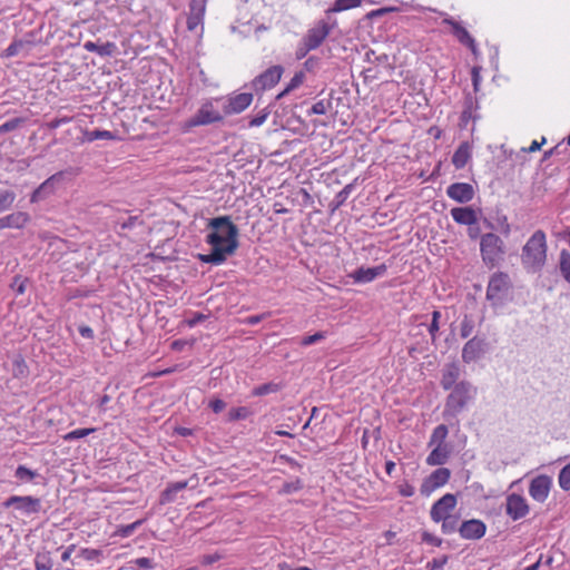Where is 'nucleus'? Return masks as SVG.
<instances>
[{"instance_id": "nucleus-9", "label": "nucleus", "mask_w": 570, "mask_h": 570, "mask_svg": "<svg viewBox=\"0 0 570 570\" xmlns=\"http://www.w3.org/2000/svg\"><path fill=\"white\" fill-rule=\"evenodd\" d=\"M451 476V471L448 468H439L434 470L421 484L420 491L422 495L429 497L436 489L445 485Z\"/></svg>"}, {"instance_id": "nucleus-7", "label": "nucleus", "mask_w": 570, "mask_h": 570, "mask_svg": "<svg viewBox=\"0 0 570 570\" xmlns=\"http://www.w3.org/2000/svg\"><path fill=\"white\" fill-rule=\"evenodd\" d=\"M334 27L335 22L330 23L324 19L320 20L313 28L307 31L303 38V41L307 45V50L317 49L327 38Z\"/></svg>"}, {"instance_id": "nucleus-30", "label": "nucleus", "mask_w": 570, "mask_h": 570, "mask_svg": "<svg viewBox=\"0 0 570 570\" xmlns=\"http://www.w3.org/2000/svg\"><path fill=\"white\" fill-rule=\"evenodd\" d=\"M33 41L30 39H16L4 50V57L11 58L19 55L22 51L29 52Z\"/></svg>"}, {"instance_id": "nucleus-6", "label": "nucleus", "mask_w": 570, "mask_h": 570, "mask_svg": "<svg viewBox=\"0 0 570 570\" xmlns=\"http://www.w3.org/2000/svg\"><path fill=\"white\" fill-rule=\"evenodd\" d=\"M220 99H215L218 102ZM223 120V115L214 106V100L204 102L196 114L187 120V127L206 126Z\"/></svg>"}, {"instance_id": "nucleus-37", "label": "nucleus", "mask_w": 570, "mask_h": 570, "mask_svg": "<svg viewBox=\"0 0 570 570\" xmlns=\"http://www.w3.org/2000/svg\"><path fill=\"white\" fill-rule=\"evenodd\" d=\"M85 136H86V140L89 142H91L94 140H98V139H115L116 138L114 132H111L109 130H100V129L86 131Z\"/></svg>"}, {"instance_id": "nucleus-13", "label": "nucleus", "mask_w": 570, "mask_h": 570, "mask_svg": "<svg viewBox=\"0 0 570 570\" xmlns=\"http://www.w3.org/2000/svg\"><path fill=\"white\" fill-rule=\"evenodd\" d=\"M62 178L63 173L61 171L51 175L33 190V193L30 196V202L40 203L49 198L51 195L55 194L57 186L62 180Z\"/></svg>"}, {"instance_id": "nucleus-17", "label": "nucleus", "mask_w": 570, "mask_h": 570, "mask_svg": "<svg viewBox=\"0 0 570 570\" xmlns=\"http://www.w3.org/2000/svg\"><path fill=\"white\" fill-rule=\"evenodd\" d=\"M552 480L550 476L541 474L532 479L529 485L530 497L538 501L544 502L549 495Z\"/></svg>"}, {"instance_id": "nucleus-56", "label": "nucleus", "mask_w": 570, "mask_h": 570, "mask_svg": "<svg viewBox=\"0 0 570 570\" xmlns=\"http://www.w3.org/2000/svg\"><path fill=\"white\" fill-rule=\"evenodd\" d=\"M139 570H150L154 568V561L149 558H138L134 561Z\"/></svg>"}, {"instance_id": "nucleus-14", "label": "nucleus", "mask_w": 570, "mask_h": 570, "mask_svg": "<svg viewBox=\"0 0 570 570\" xmlns=\"http://www.w3.org/2000/svg\"><path fill=\"white\" fill-rule=\"evenodd\" d=\"M505 513L513 520H520L529 513L527 500L517 493L507 497Z\"/></svg>"}, {"instance_id": "nucleus-23", "label": "nucleus", "mask_w": 570, "mask_h": 570, "mask_svg": "<svg viewBox=\"0 0 570 570\" xmlns=\"http://www.w3.org/2000/svg\"><path fill=\"white\" fill-rule=\"evenodd\" d=\"M479 109V102L478 99L472 96L471 94H468L464 99V106L463 110L460 116V127L466 128L468 124L473 120L475 121L479 116L476 115V110Z\"/></svg>"}, {"instance_id": "nucleus-8", "label": "nucleus", "mask_w": 570, "mask_h": 570, "mask_svg": "<svg viewBox=\"0 0 570 570\" xmlns=\"http://www.w3.org/2000/svg\"><path fill=\"white\" fill-rule=\"evenodd\" d=\"M283 72L284 68L282 66H272L253 79L252 88L255 91H265L267 89H272L279 82Z\"/></svg>"}, {"instance_id": "nucleus-20", "label": "nucleus", "mask_w": 570, "mask_h": 570, "mask_svg": "<svg viewBox=\"0 0 570 570\" xmlns=\"http://www.w3.org/2000/svg\"><path fill=\"white\" fill-rule=\"evenodd\" d=\"M206 10V0H191L189 2V13L187 17V29L195 31L203 24Z\"/></svg>"}, {"instance_id": "nucleus-42", "label": "nucleus", "mask_w": 570, "mask_h": 570, "mask_svg": "<svg viewBox=\"0 0 570 570\" xmlns=\"http://www.w3.org/2000/svg\"><path fill=\"white\" fill-rule=\"evenodd\" d=\"M52 561L48 553L37 554L35 558L36 570H51Z\"/></svg>"}, {"instance_id": "nucleus-53", "label": "nucleus", "mask_w": 570, "mask_h": 570, "mask_svg": "<svg viewBox=\"0 0 570 570\" xmlns=\"http://www.w3.org/2000/svg\"><path fill=\"white\" fill-rule=\"evenodd\" d=\"M397 491L402 497L410 498L414 495L415 489L412 484H410L407 481H403L399 484Z\"/></svg>"}, {"instance_id": "nucleus-25", "label": "nucleus", "mask_w": 570, "mask_h": 570, "mask_svg": "<svg viewBox=\"0 0 570 570\" xmlns=\"http://www.w3.org/2000/svg\"><path fill=\"white\" fill-rule=\"evenodd\" d=\"M453 220L461 225L472 226L478 222L475 210L471 207H455L451 209Z\"/></svg>"}, {"instance_id": "nucleus-28", "label": "nucleus", "mask_w": 570, "mask_h": 570, "mask_svg": "<svg viewBox=\"0 0 570 570\" xmlns=\"http://www.w3.org/2000/svg\"><path fill=\"white\" fill-rule=\"evenodd\" d=\"M471 159V146L464 141L460 144L452 156V164L456 169H462Z\"/></svg>"}, {"instance_id": "nucleus-26", "label": "nucleus", "mask_w": 570, "mask_h": 570, "mask_svg": "<svg viewBox=\"0 0 570 570\" xmlns=\"http://www.w3.org/2000/svg\"><path fill=\"white\" fill-rule=\"evenodd\" d=\"M188 481H178L169 483L166 489L161 492L159 502L160 504L171 503L176 500L177 493L185 490L188 487Z\"/></svg>"}, {"instance_id": "nucleus-57", "label": "nucleus", "mask_w": 570, "mask_h": 570, "mask_svg": "<svg viewBox=\"0 0 570 570\" xmlns=\"http://www.w3.org/2000/svg\"><path fill=\"white\" fill-rule=\"evenodd\" d=\"M138 223L137 216H129L125 220H118L117 225L120 227V229H130Z\"/></svg>"}, {"instance_id": "nucleus-50", "label": "nucleus", "mask_w": 570, "mask_h": 570, "mask_svg": "<svg viewBox=\"0 0 570 570\" xmlns=\"http://www.w3.org/2000/svg\"><path fill=\"white\" fill-rule=\"evenodd\" d=\"M22 122H23V119H21V118H13V119L7 120L2 125H0V134L12 131V130L17 129Z\"/></svg>"}, {"instance_id": "nucleus-46", "label": "nucleus", "mask_w": 570, "mask_h": 570, "mask_svg": "<svg viewBox=\"0 0 570 570\" xmlns=\"http://www.w3.org/2000/svg\"><path fill=\"white\" fill-rule=\"evenodd\" d=\"M474 328V322L472 317L464 315L461 325H460V335L462 338L469 337Z\"/></svg>"}, {"instance_id": "nucleus-19", "label": "nucleus", "mask_w": 570, "mask_h": 570, "mask_svg": "<svg viewBox=\"0 0 570 570\" xmlns=\"http://www.w3.org/2000/svg\"><path fill=\"white\" fill-rule=\"evenodd\" d=\"M487 531V525L483 521L478 519H471L462 522L459 527V533L461 538L465 540H478L481 539Z\"/></svg>"}, {"instance_id": "nucleus-33", "label": "nucleus", "mask_w": 570, "mask_h": 570, "mask_svg": "<svg viewBox=\"0 0 570 570\" xmlns=\"http://www.w3.org/2000/svg\"><path fill=\"white\" fill-rule=\"evenodd\" d=\"M16 198L17 195L12 189L0 187V213L10 209Z\"/></svg>"}, {"instance_id": "nucleus-31", "label": "nucleus", "mask_w": 570, "mask_h": 570, "mask_svg": "<svg viewBox=\"0 0 570 570\" xmlns=\"http://www.w3.org/2000/svg\"><path fill=\"white\" fill-rule=\"evenodd\" d=\"M11 373L16 379H27L29 376V367L21 354L13 355L11 360Z\"/></svg>"}, {"instance_id": "nucleus-32", "label": "nucleus", "mask_w": 570, "mask_h": 570, "mask_svg": "<svg viewBox=\"0 0 570 570\" xmlns=\"http://www.w3.org/2000/svg\"><path fill=\"white\" fill-rule=\"evenodd\" d=\"M448 435V426L445 424H440L433 429L428 445L432 446L434 444H446Z\"/></svg>"}, {"instance_id": "nucleus-5", "label": "nucleus", "mask_w": 570, "mask_h": 570, "mask_svg": "<svg viewBox=\"0 0 570 570\" xmlns=\"http://www.w3.org/2000/svg\"><path fill=\"white\" fill-rule=\"evenodd\" d=\"M480 252L483 263L487 266L494 267L503 259L504 243L497 234L487 233L481 236Z\"/></svg>"}, {"instance_id": "nucleus-24", "label": "nucleus", "mask_w": 570, "mask_h": 570, "mask_svg": "<svg viewBox=\"0 0 570 570\" xmlns=\"http://www.w3.org/2000/svg\"><path fill=\"white\" fill-rule=\"evenodd\" d=\"M30 216L24 212L11 213L0 218V229L6 228H23L29 222Z\"/></svg>"}, {"instance_id": "nucleus-40", "label": "nucleus", "mask_w": 570, "mask_h": 570, "mask_svg": "<svg viewBox=\"0 0 570 570\" xmlns=\"http://www.w3.org/2000/svg\"><path fill=\"white\" fill-rule=\"evenodd\" d=\"M332 108V101L331 99H322V100H318L317 102H315L311 110H309V114H313V115H326L327 111Z\"/></svg>"}, {"instance_id": "nucleus-62", "label": "nucleus", "mask_w": 570, "mask_h": 570, "mask_svg": "<svg viewBox=\"0 0 570 570\" xmlns=\"http://www.w3.org/2000/svg\"><path fill=\"white\" fill-rule=\"evenodd\" d=\"M209 406L215 413H219L225 409L226 403L220 399H215L210 401Z\"/></svg>"}, {"instance_id": "nucleus-44", "label": "nucleus", "mask_w": 570, "mask_h": 570, "mask_svg": "<svg viewBox=\"0 0 570 570\" xmlns=\"http://www.w3.org/2000/svg\"><path fill=\"white\" fill-rule=\"evenodd\" d=\"M144 520H137L130 524L118 527L116 534L121 538H127L134 533V531L142 524Z\"/></svg>"}, {"instance_id": "nucleus-3", "label": "nucleus", "mask_w": 570, "mask_h": 570, "mask_svg": "<svg viewBox=\"0 0 570 570\" xmlns=\"http://www.w3.org/2000/svg\"><path fill=\"white\" fill-rule=\"evenodd\" d=\"M476 389L468 381L459 382L448 395L443 416L449 420L461 413L468 403L473 400Z\"/></svg>"}, {"instance_id": "nucleus-2", "label": "nucleus", "mask_w": 570, "mask_h": 570, "mask_svg": "<svg viewBox=\"0 0 570 570\" xmlns=\"http://www.w3.org/2000/svg\"><path fill=\"white\" fill-rule=\"evenodd\" d=\"M547 236L541 229L535 230L522 247L521 263L531 273L540 272L547 261Z\"/></svg>"}, {"instance_id": "nucleus-47", "label": "nucleus", "mask_w": 570, "mask_h": 570, "mask_svg": "<svg viewBox=\"0 0 570 570\" xmlns=\"http://www.w3.org/2000/svg\"><path fill=\"white\" fill-rule=\"evenodd\" d=\"M558 481L562 490H570V463L561 469Z\"/></svg>"}, {"instance_id": "nucleus-64", "label": "nucleus", "mask_w": 570, "mask_h": 570, "mask_svg": "<svg viewBox=\"0 0 570 570\" xmlns=\"http://www.w3.org/2000/svg\"><path fill=\"white\" fill-rule=\"evenodd\" d=\"M480 80L481 79H480V75H479L478 69L473 68L472 69V83H473L474 91L479 90Z\"/></svg>"}, {"instance_id": "nucleus-12", "label": "nucleus", "mask_w": 570, "mask_h": 570, "mask_svg": "<svg viewBox=\"0 0 570 570\" xmlns=\"http://www.w3.org/2000/svg\"><path fill=\"white\" fill-rule=\"evenodd\" d=\"M442 23L451 27V33L455 39L463 46L468 47L472 53H476L478 47L474 38L469 33L465 27L462 26L461 22L456 21L454 18L446 16Z\"/></svg>"}, {"instance_id": "nucleus-18", "label": "nucleus", "mask_w": 570, "mask_h": 570, "mask_svg": "<svg viewBox=\"0 0 570 570\" xmlns=\"http://www.w3.org/2000/svg\"><path fill=\"white\" fill-rule=\"evenodd\" d=\"M474 188L469 183H453L446 188V195L456 203L465 204L473 199Z\"/></svg>"}, {"instance_id": "nucleus-59", "label": "nucleus", "mask_w": 570, "mask_h": 570, "mask_svg": "<svg viewBox=\"0 0 570 570\" xmlns=\"http://www.w3.org/2000/svg\"><path fill=\"white\" fill-rule=\"evenodd\" d=\"M71 120L69 117L55 118L47 124V127L51 130L59 128L60 126L68 124Z\"/></svg>"}, {"instance_id": "nucleus-61", "label": "nucleus", "mask_w": 570, "mask_h": 570, "mask_svg": "<svg viewBox=\"0 0 570 570\" xmlns=\"http://www.w3.org/2000/svg\"><path fill=\"white\" fill-rule=\"evenodd\" d=\"M220 559H222V556L218 553L205 554L202 558V564L209 566V564L217 562Z\"/></svg>"}, {"instance_id": "nucleus-34", "label": "nucleus", "mask_w": 570, "mask_h": 570, "mask_svg": "<svg viewBox=\"0 0 570 570\" xmlns=\"http://www.w3.org/2000/svg\"><path fill=\"white\" fill-rule=\"evenodd\" d=\"M362 3V0H335L333 6L326 10V13H333V12H342L345 10H350L353 8L360 7Z\"/></svg>"}, {"instance_id": "nucleus-49", "label": "nucleus", "mask_w": 570, "mask_h": 570, "mask_svg": "<svg viewBox=\"0 0 570 570\" xmlns=\"http://www.w3.org/2000/svg\"><path fill=\"white\" fill-rule=\"evenodd\" d=\"M305 80V73L304 71H297L293 76V78L289 80V82L286 85L287 91H293L294 89L298 88Z\"/></svg>"}, {"instance_id": "nucleus-45", "label": "nucleus", "mask_w": 570, "mask_h": 570, "mask_svg": "<svg viewBox=\"0 0 570 570\" xmlns=\"http://www.w3.org/2000/svg\"><path fill=\"white\" fill-rule=\"evenodd\" d=\"M96 429H76L70 432H68L66 435H63L65 441H73L77 439H82L85 436H88L89 434L94 433Z\"/></svg>"}, {"instance_id": "nucleus-29", "label": "nucleus", "mask_w": 570, "mask_h": 570, "mask_svg": "<svg viewBox=\"0 0 570 570\" xmlns=\"http://www.w3.org/2000/svg\"><path fill=\"white\" fill-rule=\"evenodd\" d=\"M83 48L89 52H96L100 57H110L116 52L117 46L110 41L101 45L94 41H86Z\"/></svg>"}, {"instance_id": "nucleus-41", "label": "nucleus", "mask_w": 570, "mask_h": 570, "mask_svg": "<svg viewBox=\"0 0 570 570\" xmlns=\"http://www.w3.org/2000/svg\"><path fill=\"white\" fill-rule=\"evenodd\" d=\"M279 389L278 384H275V383H265V384H262V385H258L256 386L252 394L254 396H263V395H267L269 393H275L277 392Z\"/></svg>"}, {"instance_id": "nucleus-4", "label": "nucleus", "mask_w": 570, "mask_h": 570, "mask_svg": "<svg viewBox=\"0 0 570 570\" xmlns=\"http://www.w3.org/2000/svg\"><path fill=\"white\" fill-rule=\"evenodd\" d=\"M512 287L510 276L504 272H495L491 275L487 287V301L497 308L503 305Z\"/></svg>"}, {"instance_id": "nucleus-22", "label": "nucleus", "mask_w": 570, "mask_h": 570, "mask_svg": "<svg viewBox=\"0 0 570 570\" xmlns=\"http://www.w3.org/2000/svg\"><path fill=\"white\" fill-rule=\"evenodd\" d=\"M432 451L426 456V464L430 466L443 465L448 462L452 454V445L446 444H434L431 446Z\"/></svg>"}, {"instance_id": "nucleus-21", "label": "nucleus", "mask_w": 570, "mask_h": 570, "mask_svg": "<svg viewBox=\"0 0 570 570\" xmlns=\"http://www.w3.org/2000/svg\"><path fill=\"white\" fill-rule=\"evenodd\" d=\"M387 268L385 264H380L374 267H360L351 274L354 283L365 284L383 276Z\"/></svg>"}, {"instance_id": "nucleus-48", "label": "nucleus", "mask_w": 570, "mask_h": 570, "mask_svg": "<svg viewBox=\"0 0 570 570\" xmlns=\"http://www.w3.org/2000/svg\"><path fill=\"white\" fill-rule=\"evenodd\" d=\"M269 115V111L267 110V108H264L262 109L261 111L257 112V115H255L248 122L249 127H259L262 126L267 117Z\"/></svg>"}, {"instance_id": "nucleus-60", "label": "nucleus", "mask_w": 570, "mask_h": 570, "mask_svg": "<svg viewBox=\"0 0 570 570\" xmlns=\"http://www.w3.org/2000/svg\"><path fill=\"white\" fill-rule=\"evenodd\" d=\"M446 561V557H443L441 559H433L431 562L428 563V567L430 570H440L444 567Z\"/></svg>"}, {"instance_id": "nucleus-35", "label": "nucleus", "mask_w": 570, "mask_h": 570, "mask_svg": "<svg viewBox=\"0 0 570 570\" xmlns=\"http://www.w3.org/2000/svg\"><path fill=\"white\" fill-rule=\"evenodd\" d=\"M560 273L563 276V278L570 283V253L567 250H562L560 253Z\"/></svg>"}, {"instance_id": "nucleus-27", "label": "nucleus", "mask_w": 570, "mask_h": 570, "mask_svg": "<svg viewBox=\"0 0 570 570\" xmlns=\"http://www.w3.org/2000/svg\"><path fill=\"white\" fill-rule=\"evenodd\" d=\"M460 376V368L456 364L451 363L445 366L442 373L441 385L444 390L453 389L458 383Z\"/></svg>"}, {"instance_id": "nucleus-36", "label": "nucleus", "mask_w": 570, "mask_h": 570, "mask_svg": "<svg viewBox=\"0 0 570 570\" xmlns=\"http://www.w3.org/2000/svg\"><path fill=\"white\" fill-rule=\"evenodd\" d=\"M354 187H355L354 183L347 184L346 186H344V188L342 190H340L336 194V196L334 198V209L341 207L346 202V199L353 191Z\"/></svg>"}, {"instance_id": "nucleus-1", "label": "nucleus", "mask_w": 570, "mask_h": 570, "mask_svg": "<svg viewBox=\"0 0 570 570\" xmlns=\"http://www.w3.org/2000/svg\"><path fill=\"white\" fill-rule=\"evenodd\" d=\"M207 227L209 233L206 242L212 248L210 253L200 254L199 259L204 263L220 265L238 248V228L229 216L214 217L209 219Z\"/></svg>"}, {"instance_id": "nucleus-52", "label": "nucleus", "mask_w": 570, "mask_h": 570, "mask_svg": "<svg viewBox=\"0 0 570 570\" xmlns=\"http://www.w3.org/2000/svg\"><path fill=\"white\" fill-rule=\"evenodd\" d=\"M441 317V313L439 311H434L432 313V322L429 325V333L432 336V340H435L436 333L439 332V320Z\"/></svg>"}, {"instance_id": "nucleus-10", "label": "nucleus", "mask_w": 570, "mask_h": 570, "mask_svg": "<svg viewBox=\"0 0 570 570\" xmlns=\"http://www.w3.org/2000/svg\"><path fill=\"white\" fill-rule=\"evenodd\" d=\"M3 505L6 508L14 507L17 510L29 515L40 511L41 500L31 495H12L3 502Z\"/></svg>"}, {"instance_id": "nucleus-58", "label": "nucleus", "mask_w": 570, "mask_h": 570, "mask_svg": "<svg viewBox=\"0 0 570 570\" xmlns=\"http://www.w3.org/2000/svg\"><path fill=\"white\" fill-rule=\"evenodd\" d=\"M422 540L429 544L434 546V547H440L442 544V539L438 538L436 535H434L430 532H423Z\"/></svg>"}, {"instance_id": "nucleus-15", "label": "nucleus", "mask_w": 570, "mask_h": 570, "mask_svg": "<svg viewBox=\"0 0 570 570\" xmlns=\"http://www.w3.org/2000/svg\"><path fill=\"white\" fill-rule=\"evenodd\" d=\"M253 101L250 92L235 94L227 97L224 102L223 110L225 115L240 114Z\"/></svg>"}, {"instance_id": "nucleus-54", "label": "nucleus", "mask_w": 570, "mask_h": 570, "mask_svg": "<svg viewBox=\"0 0 570 570\" xmlns=\"http://www.w3.org/2000/svg\"><path fill=\"white\" fill-rule=\"evenodd\" d=\"M26 279L17 276L14 277L12 284H11V288L18 294V295H21L26 292Z\"/></svg>"}, {"instance_id": "nucleus-43", "label": "nucleus", "mask_w": 570, "mask_h": 570, "mask_svg": "<svg viewBox=\"0 0 570 570\" xmlns=\"http://www.w3.org/2000/svg\"><path fill=\"white\" fill-rule=\"evenodd\" d=\"M250 411L246 406L233 407L228 412L229 421L245 420L249 416Z\"/></svg>"}, {"instance_id": "nucleus-63", "label": "nucleus", "mask_w": 570, "mask_h": 570, "mask_svg": "<svg viewBox=\"0 0 570 570\" xmlns=\"http://www.w3.org/2000/svg\"><path fill=\"white\" fill-rule=\"evenodd\" d=\"M311 50H307V45L302 40L299 43L297 50H296V58L302 59L304 58Z\"/></svg>"}, {"instance_id": "nucleus-51", "label": "nucleus", "mask_w": 570, "mask_h": 570, "mask_svg": "<svg viewBox=\"0 0 570 570\" xmlns=\"http://www.w3.org/2000/svg\"><path fill=\"white\" fill-rule=\"evenodd\" d=\"M324 338H325V333L324 332H316L313 335H308V336L303 337L299 344L302 346H308V345L318 343V342H321Z\"/></svg>"}, {"instance_id": "nucleus-16", "label": "nucleus", "mask_w": 570, "mask_h": 570, "mask_svg": "<svg viewBox=\"0 0 570 570\" xmlns=\"http://www.w3.org/2000/svg\"><path fill=\"white\" fill-rule=\"evenodd\" d=\"M487 351L484 338L474 336L470 338L462 348V360L464 363H471L479 360Z\"/></svg>"}, {"instance_id": "nucleus-38", "label": "nucleus", "mask_w": 570, "mask_h": 570, "mask_svg": "<svg viewBox=\"0 0 570 570\" xmlns=\"http://www.w3.org/2000/svg\"><path fill=\"white\" fill-rule=\"evenodd\" d=\"M441 522H442V532L443 533L450 534V533L455 532L456 530L459 531V527H458L459 518L458 517L449 515V517H445L444 519H442Z\"/></svg>"}, {"instance_id": "nucleus-55", "label": "nucleus", "mask_w": 570, "mask_h": 570, "mask_svg": "<svg viewBox=\"0 0 570 570\" xmlns=\"http://www.w3.org/2000/svg\"><path fill=\"white\" fill-rule=\"evenodd\" d=\"M302 482L299 480H296L294 482H287L283 484L282 492L289 494L293 492H296L302 489Z\"/></svg>"}, {"instance_id": "nucleus-11", "label": "nucleus", "mask_w": 570, "mask_h": 570, "mask_svg": "<svg viewBox=\"0 0 570 570\" xmlns=\"http://www.w3.org/2000/svg\"><path fill=\"white\" fill-rule=\"evenodd\" d=\"M456 497L452 493H446L438 501H435L431 508L430 517L435 523L441 522L445 517L452 515L451 512L456 507Z\"/></svg>"}, {"instance_id": "nucleus-39", "label": "nucleus", "mask_w": 570, "mask_h": 570, "mask_svg": "<svg viewBox=\"0 0 570 570\" xmlns=\"http://www.w3.org/2000/svg\"><path fill=\"white\" fill-rule=\"evenodd\" d=\"M14 475L20 481L30 482L38 475V473L36 471L30 470L26 465H19L16 469Z\"/></svg>"}]
</instances>
